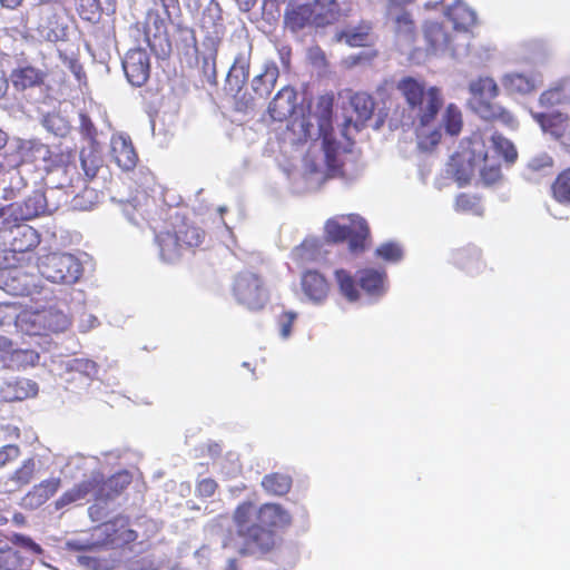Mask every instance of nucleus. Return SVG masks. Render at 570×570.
I'll use <instances>...</instances> for the list:
<instances>
[{
    "label": "nucleus",
    "instance_id": "864d4df0",
    "mask_svg": "<svg viewBox=\"0 0 570 570\" xmlns=\"http://www.w3.org/2000/svg\"><path fill=\"white\" fill-rule=\"evenodd\" d=\"M375 253L382 259L392 263H396L403 257V250L396 243H384L376 248Z\"/></svg>",
    "mask_w": 570,
    "mask_h": 570
},
{
    "label": "nucleus",
    "instance_id": "f704fd0d",
    "mask_svg": "<svg viewBox=\"0 0 570 570\" xmlns=\"http://www.w3.org/2000/svg\"><path fill=\"white\" fill-rule=\"evenodd\" d=\"M351 106L355 114L357 115L356 121L354 126L357 128L360 122L363 125L366 120H368L374 111L375 102L371 95L364 91L355 92L350 99Z\"/></svg>",
    "mask_w": 570,
    "mask_h": 570
},
{
    "label": "nucleus",
    "instance_id": "0eeeda50",
    "mask_svg": "<svg viewBox=\"0 0 570 570\" xmlns=\"http://www.w3.org/2000/svg\"><path fill=\"white\" fill-rule=\"evenodd\" d=\"M233 294L236 301L250 311H259L269 299L263 278L252 272H240L233 283Z\"/></svg>",
    "mask_w": 570,
    "mask_h": 570
},
{
    "label": "nucleus",
    "instance_id": "4c0bfd02",
    "mask_svg": "<svg viewBox=\"0 0 570 570\" xmlns=\"http://www.w3.org/2000/svg\"><path fill=\"white\" fill-rule=\"evenodd\" d=\"M40 355L35 350H13L9 356V366L20 371L33 367L39 363Z\"/></svg>",
    "mask_w": 570,
    "mask_h": 570
},
{
    "label": "nucleus",
    "instance_id": "72a5a7b5",
    "mask_svg": "<svg viewBox=\"0 0 570 570\" xmlns=\"http://www.w3.org/2000/svg\"><path fill=\"white\" fill-rule=\"evenodd\" d=\"M316 12V27H324L333 23L340 13V7L336 0H309L307 3Z\"/></svg>",
    "mask_w": 570,
    "mask_h": 570
},
{
    "label": "nucleus",
    "instance_id": "37998d69",
    "mask_svg": "<svg viewBox=\"0 0 570 570\" xmlns=\"http://www.w3.org/2000/svg\"><path fill=\"white\" fill-rule=\"evenodd\" d=\"M442 124L445 131L451 136H456L462 130L463 119L460 108L455 104H449L442 116Z\"/></svg>",
    "mask_w": 570,
    "mask_h": 570
},
{
    "label": "nucleus",
    "instance_id": "2eb2a0df",
    "mask_svg": "<svg viewBox=\"0 0 570 570\" xmlns=\"http://www.w3.org/2000/svg\"><path fill=\"white\" fill-rule=\"evenodd\" d=\"M540 73L528 75L525 72L511 71L501 77L503 90L509 96H525L534 92L542 85Z\"/></svg>",
    "mask_w": 570,
    "mask_h": 570
},
{
    "label": "nucleus",
    "instance_id": "6e6d98bb",
    "mask_svg": "<svg viewBox=\"0 0 570 570\" xmlns=\"http://www.w3.org/2000/svg\"><path fill=\"white\" fill-rule=\"evenodd\" d=\"M334 96L326 94L318 97L316 102V112L324 121H328L333 114Z\"/></svg>",
    "mask_w": 570,
    "mask_h": 570
},
{
    "label": "nucleus",
    "instance_id": "473e14b6",
    "mask_svg": "<svg viewBox=\"0 0 570 570\" xmlns=\"http://www.w3.org/2000/svg\"><path fill=\"white\" fill-rule=\"evenodd\" d=\"M40 244L38 232L30 226L19 227L11 242L14 253H26L35 249Z\"/></svg>",
    "mask_w": 570,
    "mask_h": 570
},
{
    "label": "nucleus",
    "instance_id": "2f4dec72",
    "mask_svg": "<svg viewBox=\"0 0 570 570\" xmlns=\"http://www.w3.org/2000/svg\"><path fill=\"white\" fill-rule=\"evenodd\" d=\"M292 476L286 473L273 472L266 474L261 482L262 488L266 493L276 497L287 494L292 489Z\"/></svg>",
    "mask_w": 570,
    "mask_h": 570
},
{
    "label": "nucleus",
    "instance_id": "8fccbe9b",
    "mask_svg": "<svg viewBox=\"0 0 570 570\" xmlns=\"http://www.w3.org/2000/svg\"><path fill=\"white\" fill-rule=\"evenodd\" d=\"M204 46H206L208 48V52L205 56H203L202 69H203L204 75L207 78L215 79L216 78V59H217V52H218L219 45L204 42Z\"/></svg>",
    "mask_w": 570,
    "mask_h": 570
},
{
    "label": "nucleus",
    "instance_id": "3c124183",
    "mask_svg": "<svg viewBox=\"0 0 570 570\" xmlns=\"http://www.w3.org/2000/svg\"><path fill=\"white\" fill-rule=\"evenodd\" d=\"M455 209L462 213L481 214L479 198L470 194H460L455 199Z\"/></svg>",
    "mask_w": 570,
    "mask_h": 570
},
{
    "label": "nucleus",
    "instance_id": "a211bd4d",
    "mask_svg": "<svg viewBox=\"0 0 570 570\" xmlns=\"http://www.w3.org/2000/svg\"><path fill=\"white\" fill-rule=\"evenodd\" d=\"M301 287L304 295L313 303H323L331 292V284L327 278L315 269L303 273Z\"/></svg>",
    "mask_w": 570,
    "mask_h": 570
},
{
    "label": "nucleus",
    "instance_id": "dca6fc26",
    "mask_svg": "<svg viewBox=\"0 0 570 570\" xmlns=\"http://www.w3.org/2000/svg\"><path fill=\"white\" fill-rule=\"evenodd\" d=\"M200 29L205 33V43L220 45L225 33L222 8L217 1H210L200 18Z\"/></svg>",
    "mask_w": 570,
    "mask_h": 570
},
{
    "label": "nucleus",
    "instance_id": "7ed1b4c3",
    "mask_svg": "<svg viewBox=\"0 0 570 570\" xmlns=\"http://www.w3.org/2000/svg\"><path fill=\"white\" fill-rule=\"evenodd\" d=\"M469 92L471 95L470 106L482 119L499 121L509 128L518 126V121L512 112L501 105L491 102L500 94L499 86L492 77L481 76L471 80Z\"/></svg>",
    "mask_w": 570,
    "mask_h": 570
},
{
    "label": "nucleus",
    "instance_id": "cd10ccee",
    "mask_svg": "<svg viewBox=\"0 0 570 570\" xmlns=\"http://www.w3.org/2000/svg\"><path fill=\"white\" fill-rule=\"evenodd\" d=\"M160 256L165 262L173 263L181 257L184 248L174 230L160 232L156 236Z\"/></svg>",
    "mask_w": 570,
    "mask_h": 570
},
{
    "label": "nucleus",
    "instance_id": "f3484780",
    "mask_svg": "<svg viewBox=\"0 0 570 570\" xmlns=\"http://www.w3.org/2000/svg\"><path fill=\"white\" fill-rule=\"evenodd\" d=\"M422 33L428 53L438 55L452 49L453 38L443 23L426 20L422 26Z\"/></svg>",
    "mask_w": 570,
    "mask_h": 570
},
{
    "label": "nucleus",
    "instance_id": "13d9d810",
    "mask_svg": "<svg viewBox=\"0 0 570 570\" xmlns=\"http://www.w3.org/2000/svg\"><path fill=\"white\" fill-rule=\"evenodd\" d=\"M70 370L79 372L88 377L96 375L98 372L97 364L94 361L85 358L73 360L70 364Z\"/></svg>",
    "mask_w": 570,
    "mask_h": 570
},
{
    "label": "nucleus",
    "instance_id": "bb28decb",
    "mask_svg": "<svg viewBox=\"0 0 570 570\" xmlns=\"http://www.w3.org/2000/svg\"><path fill=\"white\" fill-rule=\"evenodd\" d=\"M533 119L541 126L543 131L556 138H562L570 129V119L561 112H533Z\"/></svg>",
    "mask_w": 570,
    "mask_h": 570
},
{
    "label": "nucleus",
    "instance_id": "f8f14e48",
    "mask_svg": "<svg viewBox=\"0 0 570 570\" xmlns=\"http://www.w3.org/2000/svg\"><path fill=\"white\" fill-rule=\"evenodd\" d=\"M97 531L99 532V542L114 549L132 543L138 538V533L130 528L129 519L122 515L101 523Z\"/></svg>",
    "mask_w": 570,
    "mask_h": 570
},
{
    "label": "nucleus",
    "instance_id": "774afa93",
    "mask_svg": "<svg viewBox=\"0 0 570 570\" xmlns=\"http://www.w3.org/2000/svg\"><path fill=\"white\" fill-rule=\"evenodd\" d=\"M42 198H43L42 195H35L32 197H29L24 202V205H26L27 208H30L31 205H35L33 209L29 210L27 213L26 218H31L33 216H38V215H40L45 210L43 206L41 205Z\"/></svg>",
    "mask_w": 570,
    "mask_h": 570
},
{
    "label": "nucleus",
    "instance_id": "6e6552de",
    "mask_svg": "<svg viewBox=\"0 0 570 570\" xmlns=\"http://www.w3.org/2000/svg\"><path fill=\"white\" fill-rule=\"evenodd\" d=\"M174 16L160 12L159 9L150 8L144 21V36L148 47L155 52L166 53L170 49L168 39V26L173 22Z\"/></svg>",
    "mask_w": 570,
    "mask_h": 570
},
{
    "label": "nucleus",
    "instance_id": "5fc2aeb1",
    "mask_svg": "<svg viewBox=\"0 0 570 570\" xmlns=\"http://www.w3.org/2000/svg\"><path fill=\"white\" fill-rule=\"evenodd\" d=\"M395 30L399 35L413 37L415 31V23L410 12L404 11L395 19Z\"/></svg>",
    "mask_w": 570,
    "mask_h": 570
},
{
    "label": "nucleus",
    "instance_id": "ea45409f",
    "mask_svg": "<svg viewBox=\"0 0 570 570\" xmlns=\"http://www.w3.org/2000/svg\"><path fill=\"white\" fill-rule=\"evenodd\" d=\"M336 282L341 294L350 302H356L360 298V292L357 288L358 281L345 269H337L335 272Z\"/></svg>",
    "mask_w": 570,
    "mask_h": 570
},
{
    "label": "nucleus",
    "instance_id": "09e8293b",
    "mask_svg": "<svg viewBox=\"0 0 570 570\" xmlns=\"http://www.w3.org/2000/svg\"><path fill=\"white\" fill-rule=\"evenodd\" d=\"M77 12L82 20L95 21L102 11L101 0H77Z\"/></svg>",
    "mask_w": 570,
    "mask_h": 570
},
{
    "label": "nucleus",
    "instance_id": "b1692460",
    "mask_svg": "<svg viewBox=\"0 0 570 570\" xmlns=\"http://www.w3.org/2000/svg\"><path fill=\"white\" fill-rule=\"evenodd\" d=\"M111 150L115 161L121 169L131 170L136 167L138 156L129 138L124 136L114 137Z\"/></svg>",
    "mask_w": 570,
    "mask_h": 570
},
{
    "label": "nucleus",
    "instance_id": "e433bc0d",
    "mask_svg": "<svg viewBox=\"0 0 570 570\" xmlns=\"http://www.w3.org/2000/svg\"><path fill=\"white\" fill-rule=\"evenodd\" d=\"M570 99V87L566 81H559L544 90L539 97L542 107L551 108L561 105Z\"/></svg>",
    "mask_w": 570,
    "mask_h": 570
},
{
    "label": "nucleus",
    "instance_id": "c85d7f7f",
    "mask_svg": "<svg viewBox=\"0 0 570 570\" xmlns=\"http://www.w3.org/2000/svg\"><path fill=\"white\" fill-rule=\"evenodd\" d=\"M279 70L274 63L266 65L264 70L252 80V88L257 97L267 98L275 88Z\"/></svg>",
    "mask_w": 570,
    "mask_h": 570
},
{
    "label": "nucleus",
    "instance_id": "7c9ffc66",
    "mask_svg": "<svg viewBox=\"0 0 570 570\" xmlns=\"http://www.w3.org/2000/svg\"><path fill=\"white\" fill-rule=\"evenodd\" d=\"M173 230L177 235L179 243L184 245L181 246L184 250L200 246L205 238L204 230L187 222H181L179 225L175 226Z\"/></svg>",
    "mask_w": 570,
    "mask_h": 570
},
{
    "label": "nucleus",
    "instance_id": "aec40b11",
    "mask_svg": "<svg viewBox=\"0 0 570 570\" xmlns=\"http://www.w3.org/2000/svg\"><path fill=\"white\" fill-rule=\"evenodd\" d=\"M257 523L273 530L283 529L291 524L292 517L281 504L264 503L256 510Z\"/></svg>",
    "mask_w": 570,
    "mask_h": 570
},
{
    "label": "nucleus",
    "instance_id": "423d86ee",
    "mask_svg": "<svg viewBox=\"0 0 570 570\" xmlns=\"http://www.w3.org/2000/svg\"><path fill=\"white\" fill-rule=\"evenodd\" d=\"M346 219L347 223L344 224L330 220L326 224L327 236L334 243L347 240L352 253H362L370 236L368 225L363 217L355 214L348 215Z\"/></svg>",
    "mask_w": 570,
    "mask_h": 570
},
{
    "label": "nucleus",
    "instance_id": "bf43d9fd",
    "mask_svg": "<svg viewBox=\"0 0 570 570\" xmlns=\"http://www.w3.org/2000/svg\"><path fill=\"white\" fill-rule=\"evenodd\" d=\"M2 393L4 402L21 401L28 396V393L20 387V382L8 383Z\"/></svg>",
    "mask_w": 570,
    "mask_h": 570
},
{
    "label": "nucleus",
    "instance_id": "c03bdc74",
    "mask_svg": "<svg viewBox=\"0 0 570 570\" xmlns=\"http://www.w3.org/2000/svg\"><path fill=\"white\" fill-rule=\"evenodd\" d=\"M491 142L497 151L508 164H514L518 159V151L514 145L500 132L491 136Z\"/></svg>",
    "mask_w": 570,
    "mask_h": 570
},
{
    "label": "nucleus",
    "instance_id": "79ce46f5",
    "mask_svg": "<svg viewBox=\"0 0 570 570\" xmlns=\"http://www.w3.org/2000/svg\"><path fill=\"white\" fill-rule=\"evenodd\" d=\"M90 493V482L88 479H85L58 498V500L55 502L56 509H61L70 503L81 500Z\"/></svg>",
    "mask_w": 570,
    "mask_h": 570
},
{
    "label": "nucleus",
    "instance_id": "9d476101",
    "mask_svg": "<svg viewBox=\"0 0 570 570\" xmlns=\"http://www.w3.org/2000/svg\"><path fill=\"white\" fill-rule=\"evenodd\" d=\"M0 288L13 296H29L40 292L39 277L23 267L0 269Z\"/></svg>",
    "mask_w": 570,
    "mask_h": 570
},
{
    "label": "nucleus",
    "instance_id": "39448f33",
    "mask_svg": "<svg viewBox=\"0 0 570 570\" xmlns=\"http://www.w3.org/2000/svg\"><path fill=\"white\" fill-rule=\"evenodd\" d=\"M38 269L42 277L56 284H75L82 274L80 261L71 254H47L41 257Z\"/></svg>",
    "mask_w": 570,
    "mask_h": 570
},
{
    "label": "nucleus",
    "instance_id": "603ef678",
    "mask_svg": "<svg viewBox=\"0 0 570 570\" xmlns=\"http://www.w3.org/2000/svg\"><path fill=\"white\" fill-rule=\"evenodd\" d=\"M20 306L17 303H0V326L16 324L19 318Z\"/></svg>",
    "mask_w": 570,
    "mask_h": 570
},
{
    "label": "nucleus",
    "instance_id": "c756f323",
    "mask_svg": "<svg viewBox=\"0 0 570 570\" xmlns=\"http://www.w3.org/2000/svg\"><path fill=\"white\" fill-rule=\"evenodd\" d=\"M61 481L59 478H51L36 484L26 495V500L32 507H39L52 498L59 490Z\"/></svg>",
    "mask_w": 570,
    "mask_h": 570
},
{
    "label": "nucleus",
    "instance_id": "ddd939ff",
    "mask_svg": "<svg viewBox=\"0 0 570 570\" xmlns=\"http://www.w3.org/2000/svg\"><path fill=\"white\" fill-rule=\"evenodd\" d=\"M122 67L128 81L135 87H141L150 75V61L144 49L129 50L122 61Z\"/></svg>",
    "mask_w": 570,
    "mask_h": 570
},
{
    "label": "nucleus",
    "instance_id": "a18cd8bd",
    "mask_svg": "<svg viewBox=\"0 0 570 570\" xmlns=\"http://www.w3.org/2000/svg\"><path fill=\"white\" fill-rule=\"evenodd\" d=\"M22 564L20 553L3 540V543H0V570H21Z\"/></svg>",
    "mask_w": 570,
    "mask_h": 570
},
{
    "label": "nucleus",
    "instance_id": "69168bd1",
    "mask_svg": "<svg viewBox=\"0 0 570 570\" xmlns=\"http://www.w3.org/2000/svg\"><path fill=\"white\" fill-rule=\"evenodd\" d=\"M218 485L214 479L207 478L200 480L196 485V492L198 497L209 498L214 495Z\"/></svg>",
    "mask_w": 570,
    "mask_h": 570
},
{
    "label": "nucleus",
    "instance_id": "338daca9",
    "mask_svg": "<svg viewBox=\"0 0 570 570\" xmlns=\"http://www.w3.org/2000/svg\"><path fill=\"white\" fill-rule=\"evenodd\" d=\"M344 37H345L346 43H348L350 46L361 47V46L366 45L367 39H368V31L367 30L347 31V32H344Z\"/></svg>",
    "mask_w": 570,
    "mask_h": 570
},
{
    "label": "nucleus",
    "instance_id": "4be33fe9",
    "mask_svg": "<svg viewBox=\"0 0 570 570\" xmlns=\"http://www.w3.org/2000/svg\"><path fill=\"white\" fill-rule=\"evenodd\" d=\"M309 26L316 27V12L309 4H295L285 10L284 27L291 32L296 33Z\"/></svg>",
    "mask_w": 570,
    "mask_h": 570
},
{
    "label": "nucleus",
    "instance_id": "58836bf2",
    "mask_svg": "<svg viewBox=\"0 0 570 570\" xmlns=\"http://www.w3.org/2000/svg\"><path fill=\"white\" fill-rule=\"evenodd\" d=\"M324 151L328 175L331 177H344L343 161L338 157V145L324 138Z\"/></svg>",
    "mask_w": 570,
    "mask_h": 570
},
{
    "label": "nucleus",
    "instance_id": "a19ab883",
    "mask_svg": "<svg viewBox=\"0 0 570 570\" xmlns=\"http://www.w3.org/2000/svg\"><path fill=\"white\" fill-rule=\"evenodd\" d=\"M36 460L35 458L24 459L21 464L11 473L10 480L18 489L28 485L36 474Z\"/></svg>",
    "mask_w": 570,
    "mask_h": 570
},
{
    "label": "nucleus",
    "instance_id": "6ab92c4d",
    "mask_svg": "<svg viewBox=\"0 0 570 570\" xmlns=\"http://www.w3.org/2000/svg\"><path fill=\"white\" fill-rule=\"evenodd\" d=\"M444 16L453 24L456 32H471L478 24L475 11L462 0H455L452 4L446 6Z\"/></svg>",
    "mask_w": 570,
    "mask_h": 570
},
{
    "label": "nucleus",
    "instance_id": "4468645a",
    "mask_svg": "<svg viewBox=\"0 0 570 570\" xmlns=\"http://www.w3.org/2000/svg\"><path fill=\"white\" fill-rule=\"evenodd\" d=\"M244 538V547L240 554L249 553H267L275 547V533L257 522L247 527L244 533L239 534Z\"/></svg>",
    "mask_w": 570,
    "mask_h": 570
},
{
    "label": "nucleus",
    "instance_id": "f03ea898",
    "mask_svg": "<svg viewBox=\"0 0 570 570\" xmlns=\"http://www.w3.org/2000/svg\"><path fill=\"white\" fill-rule=\"evenodd\" d=\"M453 176L462 186L470 183L478 170L485 186L501 181V164L494 156L489 155L487 142L481 135H472L464 139L450 160Z\"/></svg>",
    "mask_w": 570,
    "mask_h": 570
},
{
    "label": "nucleus",
    "instance_id": "e2e57ef3",
    "mask_svg": "<svg viewBox=\"0 0 570 570\" xmlns=\"http://www.w3.org/2000/svg\"><path fill=\"white\" fill-rule=\"evenodd\" d=\"M21 454V450L16 444H7L0 448V469L10 462L17 460Z\"/></svg>",
    "mask_w": 570,
    "mask_h": 570
},
{
    "label": "nucleus",
    "instance_id": "0e129e2a",
    "mask_svg": "<svg viewBox=\"0 0 570 570\" xmlns=\"http://www.w3.org/2000/svg\"><path fill=\"white\" fill-rule=\"evenodd\" d=\"M160 8V12L178 17L180 14V2L179 0H154V7Z\"/></svg>",
    "mask_w": 570,
    "mask_h": 570
},
{
    "label": "nucleus",
    "instance_id": "c9c22d12",
    "mask_svg": "<svg viewBox=\"0 0 570 570\" xmlns=\"http://www.w3.org/2000/svg\"><path fill=\"white\" fill-rule=\"evenodd\" d=\"M551 197L560 205H570V166L562 169L551 184Z\"/></svg>",
    "mask_w": 570,
    "mask_h": 570
},
{
    "label": "nucleus",
    "instance_id": "49530a36",
    "mask_svg": "<svg viewBox=\"0 0 570 570\" xmlns=\"http://www.w3.org/2000/svg\"><path fill=\"white\" fill-rule=\"evenodd\" d=\"M554 167V160L552 156L547 153H541L529 159L525 166V170L529 176L544 175Z\"/></svg>",
    "mask_w": 570,
    "mask_h": 570
},
{
    "label": "nucleus",
    "instance_id": "f257e3e1",
    "mask_svg": "<svg viewBox=\"0 0 570 570\" xmlns=\"http://www.w3.org/2000/svg\"><path fill=\"white\" fill-rule=\"evenodd\" d=\"M404 104L384 100V117L391 129L411 128L416 135L430 127L444 105L442 89L438 86H428L425 80L413 76H403L395 83Z\"/></svg>",
    "mask_w": 570,
    "mask_h": 570
},
{
    "label": "nucleus",
    "instance_id": "680f3d73",
    "mask_svg": "<svg viewBox=\"0 0 570 570\" xmlns=\"http://www.w3.org/2000/svg\"><path fill=\"white\" fill-rule=\"evenodd\" d=\"M8 541L11 543L22 547L27 550H30L35 553L41 552V547L36 543L30 537L20 534V533H12L10 537L7 538Z\"/></svg>",
    "mask_w": 570,
    "mask_h": 570
},
{
    "label": "nucleus",
    "instance_id": "20e7f679",
    "mask_svg": "<svg viewBox=\"0 0 570 570\" xmlns=\"http://www.w3.org/2000/svg\"><path fill=\"white\" fill-rule=\"evenodd\" d=\"M38 35L49 42L65 41L68 36V10L60 0L42 1L31 9Z\"/></svg>",
    "mask_w": 570,
    "mask_h": 570
},
{
    "label": "nucleus",
    "instance_id": "5701e85b",
    "mask_svg": "<svg viewBox=\"0 0 570 570\" xmlns=\"http://www.w3.org/2000/svg\"><path fill=\"white\" fill-rule=\"evenodd\" d=\"M45 79L46 72L30 65L18 67L10 73L11 83L18 91L39 87L43 85Z\"/></svg>",
    "mask_w": 570,
    "mask_h": 570
},
{
    "label": "nucleus",
    "instance_id": "393cba45",
    "mask_svg": "<svg viewBox=\"0 0 570 570\" xmlns=\"http://www.w3.org/2000/svg\"><path fill=\"white\" fill-rule=\"evenodd\" d=\"M249 67L250 51L238 53L226 78L230 90L239 92L244 88L249 77Z\"/></svg>",
    "mask_w": 570,
    "mask_h": 570
},
{
    "label": "nucleus",
    "instance_id": "1a4fd4ad",
    "mask_svg": "<svg viewBox=\"0 0 570 570\" xmlns=\"http://www.w3.org/2000/svg\"><path fill=\"white\" fill-rule=\"evenodd\" d=\"M80 161L83 176L77 171L75 164H67L63 167V174L67 180L66 183H61V186L72 189V193L77 189L86 188L87 184L96 178L102 166V157L95 149H82L80 151Z\"/></svg>",
    "mask_w": 570,
    "mask_h": 570
},
{
    "label": "nucleus",
    "instance_id": "052dcab7",
    "mask_svg": "<svg viewBox=\"0 0 570 570\" xmlns=\"http://www.w3.org/2000/svg\"><path fill=\"white\" fill-rule=\"evenodd\" d=\"M79 130L83 138L89 140L91 144L96 142L97 135H98L97 128L95 127L90 117L86 114H80Z\"/></svg>",
    "mask_w": 570,
    "mask_h": 570
},
{
    "label": "nucleus",
    "instance_id": "9b49d317",
    "mask_svg": "<svg viewBox=\"0 0 570 570\" xmlns=\"http://www.w3.org/2000/svg\"><path fill=\"white\" fill-rule=\"evenodd\" d=\"M91 493L97 501H110L119 497L131 483V474L124 470L119 471L108 479L100 471H95L88 478Z\"/></svg>",
    "mask_w": 570,
    "mask_h": 570
},
{
    "label": "nucleus",
    "instance_id": "de8ad7c7",
    "mask_svg": "<svg viewBox=\"0 0 570 570\" xmlns=\"http://www.w3.org/2000/svg\"><path fill=\"white\" fill-rule=\"evenodd\" d=\"M255 512V505L250 501L242 502L236 507L233 518L237 527L238 534L246 531V528L249 527L248 523Z\"/></svg>",
    "mask_w": 570,
    "mask_h": 570
},
{
    "label": "nucleus",
    "instance_id": "412c9836",
    "mask_svg": "<svg viewBox=\"0 0 570 570\" xmlns=\"http://www.w3.org/2000/svg\"><path fill=\"white\" fill-rule=\"evenodd\" d=\"M297 94L293 87H283L268 106V114L275 121H284L291 117L296 109Z\"/></svg>",
    "mask_w": 570,
    "mask_h": 570
},
{
    "label": "nucleus",
    "instance_id": "a878e982",
    "mask_svg": "<svg viewBox=\"0 0 570 570\" xmlns=\"http://www.w3.org/2000/svg\"><path fill=\"white\" fill-rule=\"evenodd\" d=\"M360 287L370 296L385 293L386 273L384 269L363 268L357 272Z\"/></svg>",
    "mask_w": 570,
    "mask_h": 570
},
{
    "label": "nucleus",
    "instance_id": "4d7b16f0",
    "mask_svg": "<svg viewBox=\"0 0 570 570\" xmlns=\"http://www.w3.org/2000/svg\"><path fill=\"white\" fill-rule=\"evenodd\" d=\"M297 318V314L293 311H286L278 317L279 334L283 338H288L292 334V328Z\"/></svg>",
    "mask_w": 570,
    "mask_h": 570
}]
</instances>
